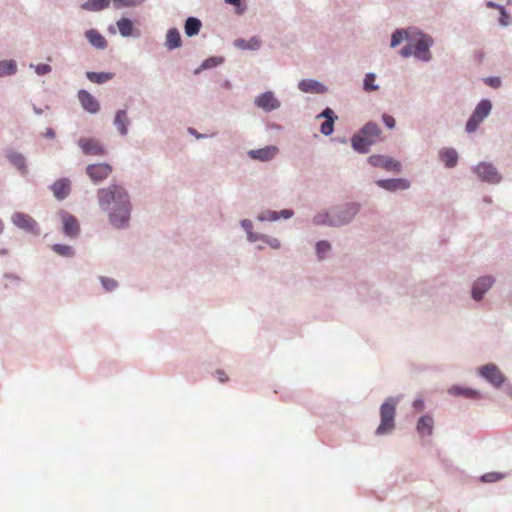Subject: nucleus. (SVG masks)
<instances>
[{"label": "nucleus", "instance_id": "9", "mask_svg": "<svg viewBox=\"0 0 512 512\" xmlns=\"http://www.w3.org/2000/svg\"><path fill=\"white\" fill-rule=\"evenodd\" d=\"M475 172L482 180L491 183H497L500 181L501 178L496 168L493 165L485 162L477 165L475 168Z\"/></svg>", "mask_w": 512, "mask_h": 512}, {"label": "nucleus", "instance_id": "11", "mask_svg": "<svg viewBox=\"0 0 512 512\" xmlns=\"http://www.w3.org/2000/svg\"><path fill=\"white\" fill-rule=\"evenodd\" d=\"M60 217L65 235L71 238L76 237L80 231L78 220L67 212H62Z\"/></svg>", "mask_w": 512, "mask_h": 512}, {"label": "nucleus", "instance_id": "37", "mask_svg": "<svg viewBox=\"0 0 512 512\" xmlns=\"http://www.w3.org/2000/svg\"><path fill=\"white\" fill-rule=\"evenodd\" d=\"M375 74L367 73L364 78V90L367 92L375 91L378 89V85L375 84Z\"/></svg>", "mask_w": 512, "mask_h": 512}, {"label": "nucleus", "instance_id": "3", "mask_svg": "<svg viewBox=\"0 0 512 512\" xmlns=\"http://www.w3.org/2000/svg\"><path fill=\"white\" fill-rule=\"evenodd\" d=\"M396 414V407L393 399H389L385 403L382 404L380 408V416H381V423L377 428L376 433L378 435H383L386 433L391 432L394 427V418Z\"/></svg>", "mask_w": 512, "mask_h": 512}, {"label": "nucleus", "instance_id": "41", "mask_svg": "<svg viewBox=\"0 0 512 512\" xmlns=\"http://www.w3.org/2000/svg\"><path fill=\"white\" fill-rule=\"evenodd\" d=\"M222 61H223V59L220 57H210V58L206 59L201 64L199 69H209V68L215 67V66L221 64Z\"/></svg>", "mask_w": 512, "mask_h": 512}, {"label": "nucleus", "instance_id": "18", "mask_svg": "<svg viewBox=\"0 0 512 512\" xmlns=\"http://www.w3.org/2000/svg\"><path fill=\"white\" fill-rule=\"evenodd\" d=\"M51 189L57 199L63 200L70 193V182L67 179H60L52 185Z\"/></svg>", "mask_w": 512, "mask_h": 512}, {"label": "nucleus", "instance_id": "31", "mask_svg": "<svg viewBox=\"0 0 512 512\" xmlns=\"http://www.w3.org/2000/svg\"><path fill=\"white\" fill-rule=\"evenodd\" d=\"M449 393L456 396H464L466 398H477L478 392L473 389L461 388L459 386H453L449 389Z\"/></svg>", "mask_w": 512, "mask_h": 512}, {"label": "nucleus", "instance_id": "23", "mask_svg": "<svg viewBox=\"0 0 512 512\" xmlns=\"http://www.w3.org/2000/svg\"><path fill=\"white\" fill-rule=\"evenodd\" d=\"M128 117L125 110H119L114 119V124L116 125L119 133L121 135H126L128 132L127 125H128Z\"/></svg>", "mask_w": 512, "mask_h": 512}, {"label": "nucleus", "instance_id": "30", "mask_svg": "<svg viewBox=\"0 0 512 512\" xmlns=\"http://www.w3.org/2000/svg\"><path fill=\"white\" fill-rule=\"evenodd\" d=\"M87 78L94 83L102 84L107 82L108 80L113 78L112 73H105V72H87L86 73Z\"/></svg>", "mask_w": 512, "mask_h": 512}, {"label": "nucleus", "instance_id": "15", "mask_svg": "<svg viewBox=\"0 0 512 512\" xmlns=\"http://www.w3.org/2000/svg\"><path fill=\"white\" fill-rule=\"evenodd\" d=\"M255 104L265 111H272L280 106L279 101L271 92H265L258 96L255 100Z\"/></svg>", "mask_w": 512, "mask_h": 512}, {"label": "nucleus", "instance_id": "44", "mask_svg": "<svg viewBox=\"0 0 512 512\" xmlns=\"http://www.w3.org/2000/svg\"><path fill=\"white\" fill-rule=\"evenodd\" d=\"M502 477L503 476L499 473H487L481 477V480L483 482L491 483V482H496V481L500 480Z\"/></svg>", "mask_w": 512, "mask_h": 512}, {"label": "nucleus", "instance_id": "57", "mask_svg": "<svg viewBox=\"0 0 512 512\" xmlns=\"http://www.w3.org/2000/svg\"><path fill=\"white\" fill-rule=\"evenodd\" d=\"M3 230V225H2V222L0 221V233L2 232Z\"/></svg>", "mask_w": 512, "mask_h": 512}, {"label": "nucleus", "instance_id": "12", "mask_svg": "<svg viewBox=\"0 0 512 512\" xmlns=\"http://www.w3.org/2000/svg\"><path fill=\"white\" fill-rule=\"evenodd\" d=\"M278 152L279 149L277 146L269 145L264 148L250 150L248 156L253 160L265 162L273 159Z\"/></svg>", "mask_w": 512, "mask_h": 512}, {"label": "nucleus", "instance_id": "8", "mask_svg": "<svg viewBox=\"0 0 512 512\" xmlns=\"http://www.w3.org/2000/svg\"><path fill=\"white\" fill-rule=\"evenodd\" d=\"M111 172L112 167L107 163L92 164L86 168V173L95 182L106 179Z\"/></svg>", "mask_w": 512, "mask_h": 512}, {"label": "nucleus", "instance_id": "55", "mask_svg": "<svg viewBox=\"0 0 512 512\" xmlns=\"http://www.w3.org/2000/svg\"><path fill=\"white\" fill-rule=\"evenodd\" d=\"M45 136L48 137V138H54L55 137V132L53 131V129L51 128H48L45 132Z\"/></svg>", "mask_w": 512, "mask_h": 512}, {"label": "nucleus", "instance_id": "47", "mask_svg": "<svg viewBox=\"0 0 512 512\" xmlns=\"http://www.w3.org/2000/svg\"><path fill=\"white\" fill-rule=\"evenodd\" d=\"M35 71L38 75H45L51 71V67L48 64H39L35 66Z\"/></svg>", "mask_w": 512, "mask_h": 512}, {"label": "nucleus", "instance_id": "16", "mask_svg": "<svg viewBox=\"0 0 512 512\" xmlns=\"http://www.w3.org/2000/svg\"><path fill=\"white\" fill-rule=\"evenodd\" d=\"M374 143L373 139L368 137L366 134H363L362 131L354 135L352 138V147L360 153H366Z\"/></svg>", "mask_w": 512, "mask_h": 512}, {"label": "nucleus", "instance_id": "35", "mask_svg": "<svg viewBox=\"0 0 512 512\" xmlns=\"http://www.w3.org/2000/svg\"><path fill=\"white\" fill-rule=\"evenodd\" d=\"M16 72V63L13 60H5L0 62V77L11 75Z\"/></svg>", "mask_w": 512, "mask_h": 512}, {"label": "nucleus", "instance_id": "33", "mask_svg": "<svg viewBox=\"0 0 512 512\" xmlns=\"http://www.w3.org/2000/svg\"><path fill=\"white\" fill-rule=\"evenodd\" d=\"M9 161L19 170H21L23 173L26 172V164H25V158L16 152H11L8 154Z\"/></svg>", "mask_w": 512, "mask_h": 512}, {"label": "nucleus", "instance_id": "10", "mask_svg": "<svg viewBox=\"0 0 512 512\" xmlns=\"http://www.w3.org/2000/svg\"><path fill=\"white\" fill-rule=\"evenodd\" d=\"M78 145L82 149L83 153L87 155L101 156L105 154L103 146L94 138H81L78 141Z\"/></svg>", "mask_w": 512, "mask_h": 512}, {"label": "nucleus", "instance_id": "48", "mask_svg": "<svg viewBox=\"0 0 512 512\" xmlns=\"http://www.w3.org/2000/svg\"><path fill=\"white\" fill-rule=\"evenodd\" d=\"M383 122L384 124L389 128V129H393L395 127V119L391 116V115H388V114H384L383 117Z\"/></svg>", "mask_w": 512, "mask_h": 512}, {"label": "nucleus", "instance_id": "20", "mask_svg": "<svg viewBox=\"0 0 512 512\" xmlns=\"http://www.w3.org/2000/svg\"><path fill=\"white\" fill-rule=\"evenodd\" d=\"M298 87L301 91L309 93H323L326 91L324 85L314 80H302Z\"/></svg>", "mask_w": 512, "mask_h": 512}, {"label": "nucleus", "instance_id": "14", "mask_svg": "<svg viewBox=\"0 0 512 512\" xmlns=\"http://www.w3.org/2000/svg\"><path fill=\"white\" fill-rule=\"evenodd\" d=\"M78 99L82 107L89 113H97L100 109V105L96 98L86 90H80L78 92Z\"/></svg>", "mask_w": 512, "mask_h": 512}, {"label": "nucleus", "instance_id": "53", "mask_svg": "<svg viewBox=\"0 0 512 512\" xmlns=\"http://www.w3.org/2000/svg\"><path fill=\"white\" fill-rule=\"evenodd\" d=\"M280 214H281V216H282V217H284V218L288 219V218L292 217V215H293V211H292V210L285 209V210H282V211L280 212Z\"/></svg>", "mask_w": 512, "mask_h": 512}, {"label": "nucleus", "instance_id": "24", "mask_svg": "<svg viewBox=\"0 0 512 512\" xmlns=\"http://www.w3.org/2000/svg\"><path fill=\"white\" fill-rule=\"evenodd\" d=\"M166 46L169 49H175L181 46V36L176 28L168 30L166 35Z\"/></svg>", "mask_w": 512, "mask_h": 512}, {"label": "nucleus", "instance_id": "6", "mask_svg": "<svg viewBox=\"0 0 512 512\" xmlns=\"http://www.w3.org/2000/svg\"><path fill=\"white\" fill-rule=\"evenodd\" d=\"M12 221L17 227L27 232H31L34 234H37L39 232L36 221L30 215L21 212H16L12 216Z\"/></svg>", "mask_w": 512, "mask_h": 512}, {"label": "nucleus", "instance_id": "54", "mask_svg": "<svg viewBox=\"0 0 512 512\" xmlns=\"http://www.w3.org/2000/svg\"><path fill=\"white\" fill-rule=\"evenodd\" d=\"M217 375H218L220 382H226L228 380V377L224 371H217Z\"/></svg>", "mask_w": 512, "mask_h": 512}, {"label": "nucleus", "instance_id": "51", "mask_svg": "<svg viewBox=\"0 0 512 512\" xmlns=\"http://www.w3.org/2000/svg\"><path fill=\"white\" fill-rule=\"evenodd\" d=\"M498 8H499V10H500V12H501V15H502V17H501V19H500L501 24H502V25H507V21H506V17H507V16H506V13H505L504 8H503V7H498Z\"/></svg>", "mask_w": 512, "mask_h": 512}, {"label": "nucleus", "instance_id": "25", "mask_svg": "<svg viewBox=\"0 0 512 512\" xmlns=\"http://www.w3.org/2000/svg\"><path fill=\"white\" fill-rule=\"evenodd\" d=\"M440 158L447 167L451 168L457 164L458 155L454 149L449 148L441 151Z\"/></svg>", "mask_w": 512, "mask_h": 512}, {"label": "nucleus", "instance_id": "39", "mask_svg": "<svg viewBox=\"0 0 512 512\" xmlns=\"http://www.w3.org/2000/svg\"><path fill=\"white\" fill-rule=\"evenodd\" d=\"M407 37L405 30H396L391 37V47H396Z\"/></svg>", "mask_w": 512, "mask_h": 512}, {"label": "nucleus", "instance_id": "38", "mask_svg": "<svg viewBox=\"0 0 512 512\" xmlns=\"http://www.w3.org/2000/svg\"><path fill=\"white\" fill-rule=\"evenodd\" d=\"M482 121L483 120L481 118L477 117L476 114L473 113L466 124V131L468 133H472V132L476 131V129L478 128L479 124Z\"/></svg>", "mask_w": 512, "mask_h": 512}, {"label": "nucleus", "instance_id": "27", "mask_svg": "<svg viewBox=\"0 0 512 512\" xmlns=\"http://www.w3.org/2000/svg\"><path fill=\"white\" fill-rule=\"evenodd\" d=\"M201 21L194 17H189L185 22V33L187 36L192 37L199 33L201 28Z\"/></svg>", "mask_w": 512, "mask_h": 512}, {"label": "nucleus", "instance_id": "2", "mask_svg": "<svg viewBox=\"0 0 512 512\" xmlns=\"http://www.w3.org/2000/svg\"><path fill=\"white\" fill-rule=\"evenodd\" d=\"M432 45V39L427 36L421 34L417 39L411 40L406 46H404L400 54L403 57H409L414 55L416 58L428 61L431 58L430 46Z\"/></svg>", "mask_w": 512, "mask_h": 512}, {"label": "nucleus", "instance_id": "42", "mask_svg": "<svg viewBox=\"0 0 512 512\" xmlns=\"http://www.w3.org/2000/svg\"><path fill=\"white\" fill-rule=\"evenodd\" d=\"M330 250V244L327 241H319L316 245V251L320 259Z\"/></svg>", "mask_w": 512, "mask_h": 512}, {"label": "nucleus", "instance_id": "1", "mask_svg": "<svg viewBox=\"0 0 512 512\" xmlns=\"http://www.w3.org/2000/svg\"><path fill=\"white\" fill-rule=\"evenodd\" d=\"M100 206L106 210L113 204L109 211V220L117 228L124 227L130 218V201L127 191L119 185H110L98 190L97 193Z\"/></svg>", "mask_w": 512, "mask_h": 512}, {"label": "nucleus", "instance_id": "17", "mask_svg": "<svg viewBox=\"0 0 512 512\" xmlns=\"http://www.w3.org/2000/svg\"><path fill=\"white\" fill-rule=\"evenodd\" d=\"M377 185L388 191L405 190L409 187V181L406 179H387L377 181Z\"/></svg>", "mask_w": 512, "mask_h": 512}, {"label": "nucleus", "instance_id": "29", "mask_svg": "<svg viewBox=\"0 0 512 512\" xmlns=\"http://www.w3.org/2000/svg\"><path fill=\"white\" fill-rule=\"evenodd\" d=\"M491 108V102L489 100L484 99L479 102L473 113H475L477 117L484 120L489 115Z\"/></svg>", "mask_w": 512, "mask_h": 512}, {"label": "nucleus", "instance_id": "50", "mask_svg": "<svg viewBox=\"0 0 512 512\" xmlns=\"http://www.w3.org/2000/svg\"><path fill=\"white\" fill-rule=\"evenodd\" d=\"M266 243L270 245L272 248L277 249L280 247V242L276 238H270L266 240Z\"/></svg>", "mask_w": 512, "mask_h": 512}, {"label": "nucleus", "instance_id": "7", "mask_svg": "<svg viewBox=\"0 0 512 512\" xmlns=\"http://www.w3.org/2000/svg\"><path fill=\"white\" fill-rule=\"evenodd\" d=\"M495 279L492 276H483L478 278L472 286V298L479 301L483 295L492 287Z\"/></svg>", "mask_w": 512, "mask_h": 512}, {"label": "nucleus", "instance_id": "21", "mask_svg": "<svg viewBox=\"0 0 512 512\" xmlns=\"http://www.w3.org/2000/svg\"><path fill=\"white\" fill-rule=\"evenodd\" d=\"M334 113L330 108H326L322 113L321 117L326 118V120L321 125V132L324 135H330L333 132L334 125Z\"/></svg>", "mask_w": 512, "mask_h": 512}, {"label": "nucleus", "instance_id": "49", "mask_svg": "<svg viewBox=\"0 0 512 512\" xmlns=\"http://www.w3.org/2000/svg\"><path fill=\"white\" fill-rule=\"evenodd\" d=\"M485 83L493 88H497L501 84V80L499 77H489L485 79Z\"/></svg>", "mask_w": 512, "mask_h": 512}, {"label": "nucleus", "instance_id": "46", "mask_svg": "<svg viewBox=\"0 0 512 512\" xmlns=\"http://www.w3.org/2000/svg\"><path fill=\"white\" fill-rule=\"evenodd\" d=\"M224 2L234 6L237 14H242L245 10V7L242 5V0H224Z\"/></svg>", "mask_w": 512, "mask_h": 512}, {"label": "nucleus", "instance_id": "28", "mask_svg": "<svg viewBox=\"0 0 512 512\" xmlns=\"http://www.w3.org/2000/svg\"><path fill=\"white\" fill-rule=\"evenodd\" d=\"M234 45L242 50H256L260 47V40L257 37H252L249 41L244 39H237L235 40Z\"/></svg>", "mask_w": 512, "mask_h": 512}, {"label": "nucleus", "instance_id": "22", "mask_svg": "<svg viewBox=\"0 0 512 512\" xmlns=\"http://www.w3.org/2000/svg\"><path fill=\"white\" fill-rule=\"evenodd\" d=\"M86 38L88 39V41L91 43V45H93L94 47L96 48H105L106 45H107V41L106 39L104 38L103 35H101L98 31L96 30H88L86 32Z\"/></svg>", "mask_w": 512, "mask_h": 512}, {"label": "nucleus", "instance_id": "4", "mask_svg": "<svg viewBox=\"0 0 512 512\" xmlns=\"http://www.w3.org/2000/svg\"><path fill=\"white\" fill-rule=\"evenodd\" d=\"M352 216H346L342 214H338L336 212L332 213H319L314 217L315 224H328L331 226H339L345 224L351 220Z\"/></svg>", "mask_w": 512, "mask_h": 512}, {"label": "nucleus", "instance_id": "36", "mask_svg": "<svg viewBox=\"0 0 512 512\" xmlns=\"http://www.w3.org/2000/svg\"><path fill=\"white\" fill-rule=\"evenodd\" d=\"M52 250L60 255V256H64V257H72L74 255V251L72 249V247L68 246V245H62V244H54L52 246Z\"/></svg>", "mask_w": 512, "mask_h": 512}, {"label": "nucleus", "instance_id": "40", "mask_svg": "<svg viewBox=\"0 0 512 512\" xmlns=\"http://www.w3.org/2000/svg\"><path fill=\"white\" fill-rule=\"evenodd\" d=\"M143 0H113L115 8L136 6L142 3Z\"/></svg>", "mask_w": 512, "mask_h": 512}, {"label": "nucleus", "instance_id": "56", "mask_svg": "<svg viewBox=\"0 0 512 512\" xmlns=\"http://www.w3.org/2000/svg\"><path fill=\"white\" fill-rule=\"evenodd\" d=\"M487 6L491 7V8H495L496 7V5L493 2H488Z\"/></svg>", "mask_w": 512, "mask_h": 512}, {"label": "nucleus", "instance_id": "5", "mask_svg": "<svg viewBox=\"0 0 512 512\" xmlns=\"http://www.w3.org/2000/svg\"><path fill=\"white\" fill-rule=\"evenodd\" d=\"M480 374L492 385L499 387L501 386L505 378L499 368L494 364H486L481 367Z\"/></svg>", "mask_w": 512, "mask_h": 512}, {"label": "nucleus", "instance_id": "45", "mask_svg": "<svg viewBox=\"0 0 512 512\" xmlns=\"http://www.w3.org/2000/svg\"><path fill=\"white\" fill-rule=\"evenodd\" d=\"M101 282H102L103 287L107 291H112L113 289H115L117 287V282L113 279L102 277Z\"/></svg>", "mask_w": 512, "mask_h": 512}, {"label": "nucleus", "instance_id": "19", "mask_svg": "<svg viewBox=\"0 0 512 512\" xmlns=\"http://www.w3.org/2000/svg\"><path fill=\"white\" fill-rule=\"evenodd\" d=\"M434 421L431 416H422L417 423V431L420 435L430 436L433 432Z\"/></svg>", "mask_w": 512, "mask_h": 512}, {"label": "nucleus", "instance_id": "43", "mask_svg": "<svg viewBox=\"0 0 512 512\" xmlns=\"http://www.w3.org/2000/svg\"><path fill=\"white\" fill-rule=\"evenodd\" d=\"M280 218L279 213L275 211H266L261 216H259L260 220H268V221H276Z\"/></svg>", "mask_w": 512, "mask_h": 512}, {"label": "nucleus", "instance_id": "34", "mask_svg": "<svg viewBox=\"0 0 512 512\" xmlns=\"http://www.w3.org/2000/svg\"><path fill=\"white\" fill-rule=\"evenodd\" d=\"M363 134H366L368 137L372 138L374 142L380 136L381 130L378 125L372 122L367 123L361 130Z\"/></svg>", "mask_w": 512, "mask_h": 512}, {"label": "nucleus", "instance_id": "52", "mask_svg": "<svg viewBox=\"0 0 512 512\" xmlns=\"http://www.w3.org/2000/svg\"><path fill=\"white\" fill-rule=\"evenodd\" d=\"M413 406H414V408H416L418 410H422L424 407V403L421 399H417L413 402Z\"/></svg>", "mask_w": 512, "mask_h": 512}, {"label": "nucleus", "instance_id": "32", "mask_svg": "<svg viewBox=\"0 0 512 512\" xmlns=\"http://www.w3.org/2000/svg\"><path fill=\"white\" fill-rule=\"evenodd\" d=\"M117 27L122 36L128 37V36L132 35L133 24H132L131 20H129L127 18H122L119 21H117Z\"/></svg>", "mask_w": 512, "mask_h": 512}, {"label": "nucleus", "instance_id": "13", "mask_svg": "<svg viewBox=\"0 0 512 512\" xmlns=\"http://www.w3.org/2000/svg\"><path fill=\"white\" fill-rule=\"evenodd\" d=\"M369 163L376 167H382L389 171H400V164L396 160L380 155H373L369 157Z\"/></svg>", "mask_w": 512, "mask_h": 512}, {"label": "nucleus", "instance_id": "26", "mask_svg": "<svg viewBox=\"0 0 512 512\" xmlns=\"http://www.w3.org/2000/svg\"><path fill=\"white\" fill-rule=\"evenodd\" d=\"M113 0H87L82 8L89 11H100L109 6Z\"/></svg>", "mask_w": 512, "mask_h": 512}]
</instances>
